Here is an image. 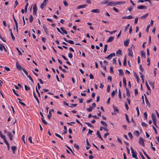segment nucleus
<instances>
[{
    "label": "nucleus",
    "instance_id": "obj_53",
    "mask_svg": "<svg viewBox=\"0 0 159 159\" xmlns=\"http://www.w3.org/2000/svg\"><path fill=\"white\" fill-rule=\"evenodd\" d=\"M12 90L13 92L16 96H19V95L16 93V91L14 89H12Z\"/></svg>",
    "mask_w": 159,
    "mask_h": 159
},
{
    "label": "nucleus",
    "instance_id": "obj_7",
    "mask_svg": "<svg viewBox=\"0 0 159 159\" xmlns=\"http://www.w3.org/2000/svg\"><path fill=\"white\" fill-rule=\"evenodd\" d=\"M87 5L86 4H84V5H80V6H79L77 7V9H80L81 8H84L87 7Z\"/></svg>",
    "mask_w": 159,
    "mask_h": 159
},
{
    "label": "nucleus",
    "instance_id": "obj_13",
    "mask_svg": "<svg viewBox=\"0 0 159 159\" xmlns=\"http://www.w3.org/2000/svg\"><path fill=\"white\" fill-rule=\"evenodd\" d=\"M7 135L8 136V137H9L10 140H11V141L12 140V139H13V136L12 135V134H11V133L9 132H7Z\"/></svg>",
    "mask_w": 159,
    "mask_h": 159
},
{
    "label": "nucleus",
    "instance_id": "obj_50",
    "mask_svg": "<svg viewBox=\"0 0 159 159\" xmlns=\"http://www.w3.org/2000/svg\"><path fill=\"white\" fill-rule=\"evenodd\" d=\"M77 104H71V106H70L71 107H76L77 106Z\"/></svg>",
    "mask_w": 159,
    "mask_h": 159
},
{
    "label": "nucleus",
    "instance_id": "obj_58",
    "mask_svg": "<svg viewBox=\"0 0 159 159\" xmlns=\"http://www.w3.org/2000/svg\"><path fill=\"white\" fill-rule=\"evenodd\" d=\"M16 49L18 51V52H19V55H22V54L21 52L19 50L18 48H16Z\"/></svg>",
    "mask_w": 159,
    "mask_h": 159
},
{
    "label": "nucleus",
    "instance_id": "obj_28",
    "mask_svg": "<svg viewBox=\"0 0 159 159\" xmlns=\"http://www.w3.org/2000/svg\"><path fill=\"white\" fill-rule=\"evenodd\" d=\"M100 122L103 125L106 126V127H107V124L105 122L102 120Z\"/></svg>",
    "mask_w": 159,
    "mask_h": 159
},
{
    "label": "nucleus",
    "instance_id": "obj_44",
    "mask_svg": "<svg viewBox=\"0 0 159 159\" xmlns=\"http://www.w3.org/2000/svg\"><path fill=\"white\" fill-rule=\"evenodd\" d=\"M122 52V51L120 49H119L116 52V54L117 55L119 54L120 55Z\"/></svg>",
    "mask_w": 159,
    "mask_h": 159
},
{
    "label": "nucleus",
    "instance_id": "obj_61",
    "mask_svg": "<svg viewBox=\"0 0 159 159\" xmlns=\"http://www.w3.org/2000/svg\"><path fill=\"white\" fill-rule=\"evenodd\" d=\"M85 124H87L89 127H93V126L89 123L85 122Z\"/></svg>",
    "mask_w": 159,
    "mask_h": 159
},
{
    "label": "nucleus",
    "instance_id": "obj_17",
    "mask_svg": "<svg viewBox=\"0 0 159 159\" xmlns=\"http://www.w3.org/2000/svg\"><path fill=\"white\" fill-rule=\"evenodd\" d=\"M17 99L19 100V103L21 105H22L23 106H26V105L24 103L21 102L22 100L20 99L19 98H17Z\"/></svg>",
    "mask_w": 159,
    "mask_h": 159
},
{
    "label": "nucleus",
    "instance_id": "obj_2",
    "mask_svg": "<svg viewBox=\"0 0 159 159\" xmlns=\"http://www.w3.org/2000/svg\"><path fill=\"white\" fill-rule=\"evenodd\" d=\"M130 148H131V153L132 154L133 157L134 158L136 159H138L137 157V153L136 152V151H134V149L131 147Z\"/></svg>",
    "mask_w": 159,
    "mask_h": 159
},
{
    "label": "nucleus",
    "instance_id": "obj_60",
    "mask_svg": "<svg viewBox=\"0 0 159 159\" xmlns=\"http://www.w3.org/2000/svg\"><path fill=\"white\" fill-rule=\"evenodd\" d=\"M0 39L4 42H6V40L5 39V38L3 37H2L1 35H0Z\"/></svg>",
    "mask_w": 159,
    "mask_h": 159
},
{
    "label": "nucleus",
    "instance_id": "obj_34",
    "mask_svg": "<svg viewBox=\"0 0 159 159\" xmlns=\"http://www.w3.org/2000/svg\"><path fill=\"white\" fill-rule=\"evenodd\" d=\"M52 116L51 110H50L49 111V114L48 115V117L49 119H50L51 116Z\"/></svg>",
    "mask_w": 159,
    "mask_h": 159
},
{
    "label": "nucleus",
    "instance_id": "obj_12",
    "mask_svg": "<svg viewBox=\"0 0 159 159\" xmlns=\"http://www.w3.org/2000/svg\"><path fill=\"white\" fill-rule=\"evenodd\" d=\"M129 39H127L126 40L124 41V45L125 46H127L129 44Z\"/></svg>",
    "mask_w": 159,
    "mask_h": 159
},
{
    "label": "nucleus",
    "instance_id": "obj_31",
    "mask_svg": "<svg viewBox=\"0 0 159 159\" xmlns=\"http://www.w3.org/2000/svg\"><path fill=\"white\" fill-rule=\"evenodd\" d=\"M115 53H111L109 55V58H110V59H111L113 57H114L115 56Z\"/></svg>",
    "mask_w": 159,
    "mask_h": 159
},
{
    "label": "nucleus",
    "instance_id": "obj_52",
    "mask_svg": "<svg viewBox=\"0 0 159 159\" xmlns=\"http://www.w3.org/2000/svg\"><path fill=\"white\" fill-rule=\"evenodd\" d=\"M141 125L143 126H144L145 127H147V125L144 122H142V123Z\"/></svg>",
    "mask_w": 159,
    "mask_h": 159
},
{
    "label": "nucleus",
    "instance_id": "obj_38",
    "mask_svg": "<svg viewBox=\"0 0 159 159\" xmlns=\"http://www.w3.org/2000/svg\"><path fill=\"white\" fill-rule=\"evenodd\" d=\"M25 90L26 91H28L30 89V88L27 86L26 85H25Z\"/></svg>",
    "mask_w": 159,
    "mask_h": 159
},
{
    "label": "nucleus",
    "instance_id": "obj_36",
    "mask_svg": "<svg viewBox=\"0 0 159 159\" xmlns=\"http://www.w3.org/2000/svg\"><path fill=\"white\" fill-rule=\"evenodd\" d=\"M134 134L137 137L139 135V131L137 130L135 131L134 133Z\"/></svg>",
    "mask_w": 159,
    "mask_h": 159
},
{
    "label": "nucleus",
    "instance_id": "obj_5",
    "mask_svg": "<svg viewBox=\"0 0 159 159\" xmlns=\"http://www.w3.org/2000/svg\"><path fill=\"white\" fill-rule=\"evenodd\" d=\"M33 14L35 15L36 14L37 11V7L36 4H34L33 5Z\"/></svg>",
    "mask_w": 159,
    "mask_h": 159
},
{
    "label": "nucleus",
    "instance_id": "obj_26",
    "mask_svg": "<svg viewBox=\"0 0 159 159\" xmlns=\"http://www.w3.org/2000/svg\"><path fill=\"white\" fill-rule=\"evenodd\" d=\"M29 19V21H30V23H32L33 20V17L32 15H30Z\"/></svg>",
    "mask_w": 159,
    "mask_h": 159
},
{
    "label": "nucleus",
    "instance_id": "obj_14",
    "mask_svg": "<svg viewBox=\"0 0 159 159\" xmlns=\"http://www.w3.org/2000/svg\"><path fill=\"white\" fill-rule=\"evenodd\" d=\"M43 27L45 32L46 34H48L49 31L47 30V29L46 26L45 25H43Z\"/></svg>",
    "mask_w": 159,
    "mask_h": 159
},
{
    "label": "nucleus",
    "instance_id": "obj_18",
    "mask_svg": "<svg viewBox=\"0 0 159 159\" xmlns=\"http://www.w3.org/2000/svg\"><path fill=\"white\" fill-rule=\"evenodd\" d=\"M114 39V37L113 36L110 37L107 40V43L111 42Z\"/></svg>",
    "mask_w": 159,
    "mask_h": 159
},
{
    "label": "nucleus",
    "instance_id": "obj_40",
    "mask_svg": "<svg viewBox=\"0 0 159 159\" xmlns=\"http://www.w3.org/2000/svg\"><path fill=\"white\" fill-rule=\"evenodd\" d=\"M125 115L126 117V121L129 123H130V121H129V119L128 116V115L126 114H125Z\"/></svg>",
    "mask_w": 159,
    "mask_h": 159
},
{
    "label": "nucleus",
    "instance_id": "obj_27",
    "mask_svg": "<svg viewBox=\"0 0 159 159\" xmlns=\"http://www.w3.org/2000/svg\"><path fill=\"white\" fill-rule=\"evenodd\" d=\"M28 5H29V3L28 2H27L26 3V4L25 6V11L26 13L27 12V8H28Z\"/></svg>",
    "mask_w": 159,
    "mask_h": 159
},
{
    "label": "nucleus",
    "instance_id": "obj_37",
    "mask_svg": "<svg viewBox=\"0 0 159 159\" xmlns=\"http://www.w3.org/2000/svg\"><path fill=\"white\" fill-rule=\"evenodd\" d=\"M143 152L144 154V155L146 156V157H147L148 159H151L150 157L146 153V152L143 150Z\"/></svg>",
    "mask_w": 159,
    "mask_h": 159
},
{
    "label": "nucleus",
    "instance_id": "obj_10",
    "mask_svg": "<svg viewBox=\"0 0 159 159\" xmlns=\"http://www.w3.org/2000/svg\"><path fill=\"white\" fill-rule=\"evenodd\" d=\"M137 8L138 9H146L147 8V7L146 6L144 5H141L137 7Z\"/></svg>",
    "mask_w": 159,
    "mask_h": 159
},
{
    "label": "nucleus",
    "instance_id": "obj_4",
    "mask_svg": "<svg viewBox=\"0 0 159 159\" xmlns=\"http://www.w3.org/2000/svg\"><path fill=\"white\" fill-rule=\"evenodd\" d=\"M40 114L41 116V120L43 123L45 125H47V122L44 119L43 115L41 111L40 112Z\"/></svg>",
    "mask_w": 159,
    "mask_h": 159
},
{
    "label": "nucleus",
    "instance_id": "obj_8",
    "mask_svg": "<svg viewBox=\"0 0 159 159\" xmlns=\"http://www.w3.org/2000/svg\"><path fill=\"white\" fill-rule=\"evenodd\" d=\"M16 68L18 70H21L22 69V67L17 62H16Z\"/></svg>",
    "mask_w": 159,
    "mask_h": 159
},
{
    "label": "nucleus",
    "instance_id": "obj_11",
    "mask_svg": "<svg viewBox=\"0 0 159 159\" xmlns=\"http://www.w3.org/2000/svg\"><path fill=\"white\" fill-rule=\"evenodd\" d=\"M91 12H92L95 13H99L100 12V10L98 9H93L91 10Z\"/></svg>",
    "mask_w": 159,
    "mask_h": 159
},
{
    "label": "nucleus",
    "instance_id": "obj_45",
    "mask_svg": "<svg viewBox=\"0 0 159 159\" xmlns=\"http://www.w3.org/2000/svg\"><path fill=\"white\" fill-rule=\"evenodd\" d=\"M44 6H46V4L42 3L40 5V8L42 9H43Z\"/></svg>",
    "mask_w": 159,
    "mask_h": 159
},
{
    "label": "nucleus",
    "instance_id": "obj_30",
    "mask_svg": "<svg viewBox=\"0 0 159 159\" xmlns=\"http://www.w3.org/2000/svg\"><path fill=\"white\" fill-rule=\"evenodd\" d=\"M126 80L125 77L123 78V83L124 86L126 87Z\"/></svg>",
    "mask_w": 159,
    "mask_h": 159
},
{
    "label": "nucleus",
    "instance_id": "obj_55",
    "mask_svg": "<svg viewBox=\"0 0 159 159\" xmlns=\"http://www.w3.org/2000/svg\"><path fill=\"white\" fill-rule=\"evenodd\" d=\"M32 137L30 136L28 140L30 143H33L32 142Z\"/></svg>",
    "mask_w": 159,
    "mask_h": 159
},
{
    "label": "nucleus",
    "instance_id": "obj_35",
    "mask_svg": "<svg viewBox=\"0 0 159 159\" xmlns=\"http://www.w3.org/2000/svg\"><path fill=\"white\" fill-rule=\"evenodd\" d=\"M135 76L136 77V78L137 79V82L139 83V78L138 77V76L137 75V74H136L135 72L134 73Z\"/></svg>",
    "mask_w": 159,
    "mask_h": 159
},
{
    "label": "nucleus",
    "instance_id": "obj_48",
    "mask_svg": "<svg viewBox=\"0 0 159 159\" xmlns=\"http://www.w3.org/2000/svg\"><path fill=\"white\" fill-rule=\"evenodd\" d=\"M74 147L75 148H77L78 150H79V146L76 143L74 144Z\"/></svg>",
    "mask_w": 159,
    "mask_h": 159
},
{
    "label": "nucleus",
    "instance_id": "obj_51",
    "mask_svg": "<svg viewBox=\"0 0 159 159\" xmlns=\"http://www.w3.org/2000/svg\"><path fill=\"white\" fill-rule=\"evenodd\" d=\"M27 77L29 78V79L30 80L32 83H34L33 80L30 75H28V76H27Z\"/></svg>",
    "mask_w": 159,
    "mask_h": 159
},
{
    "label": "nucleus",
    "instance_id": "obj_1",
    "mask_svg": "<svg viewBox=\"0 0 159 159\" xmlns=\"http://www.w3.org/2000/svg\"><path fill=\"white\" fill-rule=\"evenodd\" d=\"M125 1L122 2H109L108 0H105L100 2L101 4H107V6H114L118 5L125 3Z\"/></svg>",
    "mask_w": 159,
    "mask_h": 159
},
{
    "label": "nucleus",
    "instance_id": "obj_39",
    "mask_svg": "<svg viewBox=\"0 0 159 159\" xmlns=\"http://www.w3.org/2000/svg\"><path fill=\"white\" fill-rule=\"evenodd\" d=\"M131 140H132L133 139V136L131 133L129 132L128 134Z\"/></svg>",
    "mask_w": 159,
    "mask_h": 159
},
{
    "label": "nucleus",
    "instance_id": "obj_23",
    "mask_svg": "<svg viewBox=\"0 0 159 159\" xmlns=\"http://www.w3.org/2000/svg\"><path fill=\"white\" fill-rule=\"evenodd\" d=\"M60 29L62 31L63 34H67V31L66 30H64V28L62 27H61L60 28Z\"/></svg>",
    "mask_w": 159,
    "mask_h": 159
},
{
    "label": "nucleus",
    "instance_id": "obj_29",
    "mask_svg": "<svg viewBox=\"0 0 159 159\" xmlns=\"http://www.w3.org/2000/svg\"><path fill=\"white\" fill-rule=\"evenodd\" d=\"M148 13H146L145 15H143L141 17H140L141 19H145V18L147 17L148 16Z\"/></svg>",
    "mask_w": 159,
    "mask_h": 159
},
{
    "label": "nucleus",
    "instance_id": "obj_9",
    "mask_svg": "<svg viewBox=\"0 0 159 159\" xmlns=\"http://www.w3.org/2000/svg\"><path fill=\"white\" fill-rule=\"evenodd\" d=\"M144 95L145 96V102H146V104L148 105V106L149 107H150V103H149V102L148 101V100L146 95L145 94H144Z\"/></svg>",
    "mask_w": 159,
    "mask_h": 159
},
{
    "label": "nucleus",
    "instance_id": "obj_57",
    "mask_svg": "<svg viewBox=\"0 0 159 159\" xmlns=\"http://www.w3.org/2000/svg\"><path fill=\"white\" fill-rule=\"evenodd\" d=\"M136 110L137 111V116H138L139 115V111L138 107L136 108Z\"/></svg>",
    "mask_w": 159,
    "mask_h": 159
},
{
    "label": "nucleus",
    "instance_id": "obj_56",
    "mask_svg": "<svg viewBox=\"0 0 159 159\" xmlns=\"http://www.w3.org/2000/svg\"><path fill=\"white\" fill-rule=\"evenodd\" d=\"M68 43L72 44H73L74 43V42L73 41L71 40H68Z\"/></svg>",
    "mask_w": 159,
    "mask_h": 159
},
{
    "label": "nucleus",
    "instance_id": "obj_6",
    "mask_svg": "<svg viewBox=\"0 0 159 159\" xmlns=\"http://www.w3.org/2000/svg\"><path fill=\"white\" fill-rule=\"evenodd\" d=\"M128 55L132 57L133 56V52L132 50L130 48H129L128 49Z\"/></svg>",
    "mask_w": 159,
    "mask_h": 159
},
{
    "label": "nucleus",
    "instance_id": "obj_42",
    "mask_svg": "<svg viewBox=\"0 0 159 159\" xmlns=\"http://www.w3.org/2000/svg\"><path fill=\"white\" fill-rule=\"evenodd\" d=\"M118 96L120 98V99L121 100V95L120 91V89L118 91Z\"/></svg>",
    "mask_w": 159,
    "mask_h": 159
},
{
    "label": "nucleus",
    "instance_id": "obj_3",
    "mask_svg": "<svg viewBox=\"0 0 159 159\" xmlns=\"http://www.w3.org/2000/svg\"><path fill=\"white\" fill-rule=\"evenodd\" d=\"M144 139L141 137L139 138V144L143 146H144Z\"/></svg>",
    "mask_w": 159,
    "mask_h": 159
},
{
    "label": "nucleus",
    "instance_id": "obj_25",
    "mask_svg": "<svg viewBox=\"0 0 159 159\" xmlns=\"http://www.w3.org/2000/svg\"><path fill=\"white\" fill-rule=\"evenodd\" d=\"M112 107L113 108L114 111H116L117 112H119V109L117 108V107H115L114 105H113Z\"/></svg>",
    "mask_w": 159,
    "mask_h": 159
},
{
    "label": "nucleus",
    "instance_id": "obj_22",
    "mask_svg": "<svg viewBox=\"0 0 159 159\" xmlns=\"http://www.w3.org/2000/svg\"><path fill=\"white\" fill-rule=\"evenodd\" d=\"M11 148L12 150V152L13 154L15 153V151L16 149V146H13L11 147Z\"/></svg>",
    "mask_w": 159,
    "mask_h": 159
},
{
    "label": "nucleus",
    "instance_id": "obj_19",
    "mask_svg": "<svg viewBox=\"0 0 159 159\" xmlns=\"http://www.w3.org/2000/svg\"><path fill=\"white\" fill-rule=\"evenodd\" d=\"M96 134L98 137H99V139H100L102 140H103V139L101 135L100 134L98 130L97 131Z\"/></svg>",
    "mask_w": 159,
    "mask_h": 159
},
{
    "label": "nucleus",
    "instance_id": "obj_32",
    "mask_svg": "<svg viewBox=\"0 0 159 159\" xmlns=\"http://www.w3.org/2000/svg\"><path fill=\"white\" fill-rule=\"evenodd\" d=\"M141 57H144V58L145 57V53L143 51H142L141 52Z\"/></svg>",
    "mask_w": 159,
    "mask_h": 159
},
{
    "label": "nucleus",
    "instance_id": "obj_43",
    "mask_svg": "<svg viewBox=\"0 0 159 159\" xmlns=\"http://www.w3.org/2000/svg\"><path fill=\"white\" fill-rule=\"evenodd\" d=\"M93 109V108L91 107H90L89 108L87 109V110L89 112H91Z\"/></svg>",
    "mask_w": 159,
    "mask_h": 159
},
{
    "label": "nucleus",
    "instance_id": "obj_46",
    "mask_svg": "<svg viewBox=\"0 0 159 159\" xmlns=\"http://www.w3.org/2000/svg\"><path fill=\"white\" fill-rule=\"evenodd\" d=\"M0 136L2 139H3V140H4L6 139L5 136L4 135H2V133L0 134Z\"/></svg>",
    "mask_w": 159,
    "mask_h": 159
},
{
    "label": "nucleus",
    "instance_id": "obj_63",
    "mask_svg": "<svg viewBox=\"0 0 159 159\" xmlns=\"http://www.w3.org/2000/svg\"><path fill=\"white\" fill-rule=\"evenodd\" d=\"M113 9L116 12L118 13L119 12L118 10L115 7H113Z\"/></svg>",
    "mask_w": 159,
    "mask_h": 159
},
{
    "label": "nucleus",
    "instance_id": "obj_62",
    "mask_svg": "<svg viewBox=\"0 0 159 159\" xmlns=\"http://www.w3.org/2000/svg\"><path fill=\"white\" fill-rule=\"evenodd\" d=\"M139 68L141 70V71L143 72V70H144V69L143 68H142V66L141 64H140V66H139Z\"/></svg>",
    "mask_w": 159,
    "mask_h": 159
},
{
    "label": "nucleus",
    "instance_id": "obj_21",
    "mask_svg": "<svg viewBox=\"0 0 159 159\" xmlns=\"http://www.w3.org/2000/svg\"><path fill=\"white\" fill-rule=\"evenodd\" d=\"M151 117L152 119V120L153 122L156 121L157 120L156 119V117L154 115V114L153 113H152L151 115Z\"/></svg>",
    "mask_w": 159,
    "mask_h": 159
},
{
    "label": "nucleus",
    "instance_id": "obj_15",
    "mask_svg": "<svg viewBox=\"0 0 159 159\" xmlns=\"http://www.w3.org/2000/svg\"><path fill=\"white\" fill-rule=\"evenodd\" d=\"M33 95H34V98H35L37 101L38 102V104H39V103H40L39 101V99L35 95L34 91H33Z\"/></svg>",
    "mask_w": 159,
    "mask_h": 159
},
{
    "label": "nucleus",
    "instance_id": "obj_64",
    "mask_svg": "<svg viewBox=\"0 0 159 159\" xmlns=\"http://www.w3.org/2000/svg\"><path fill=\"white\" fill-rule=\"evenodd\" d=\"M68 57L70 58H72L73 57L72 54L71 53H69L68 54Z\"/></svg>",
    "mask_w": 159,
    "mask_h": 159
},
{
    "label": "nucleus",
    "instance_id": "obj_49",
    "mask_svg": "<svg viewBox=\"0 0 159 159\" xmlns=\"http://www.w3.org/2000/svg\"><path fill=\"white\" fill-rule=\"evenodd\" d=\"M129 24H128L127 26H126V27L124 29V31L125 32H126L127 30L129 28Z\"/></svg>",
    "mask_w": 159,
    "mask_h": 159
},
{
    "label": "nucleus",
    "instance_id": "obj_59",
    "mask_svg": "<svg viewBox=\"0 0 159 159\" xmlns=\"http://www.w3.org/2000/svg\"><path fill=\"white\" fill-rule=\"evenodd\" d=\"M18 4L19 3L18 1L17 0H16L15 2V4L14 5V7L15 8L16 6L18 5Z\"/></svg>",
    "mask_w": 159,
    "mask_h": 159
},
{
    "label": "nucleus",
    "instance_id": "obj_33",
    "mask_svg": "<svg viewBox=\"0 0 159 159\" xmlns=\"http://www.w3.org/2000/svg\"><path fill=\"white\" fill-rule=\"evenodd\" d=\"M123 65L125 66L126 65V56L125 57L123 62Z\"/></svg>",
    "mask_w": 159,
    "mask_h": 159
},
{
    "label": "nucleus",
    "instance_id": "obj_41",
    "mask_svg": "<svg viewBox=\"0 0 159 159\" xmlns=\"http://www.w3.org/2000/svg\"><path fill=\"white\" fill-rule=\"evenodd\" d=\"M145 84H146V87H147V88L148 89V90H149L150 91V87H149V86L148 85L147 81H146V82H145Z\"/></svg>",
    "mask_w": 159,
    "mask_h": 159
},
{
    "label": "nucleus",
    "instance_id": "obj_16",
    "mask_svg": "<svg viewBox=\"0 0 159 159\" xmlns=\"http://www.w3.org/2000/svg\"><path fill=\"white\" fill-rule=\"evenodd\" d=\"M118 71L119 72V75L120 76H123L124 75V73L122 69H119Z\"/></svg>",
    "mask_w": 159,
    "mask_h": 159
},
{
    "label": "nucleus",
    "instance_id": "obj_24",
    "mask_svg": "<svg viewBox=\"0 0 159 159\" xmlns=\"http://www.w3.org/2000/svg\"><path fill=\"white\" fill-rule=\"evenodd\" d=\"M139 74L141 75L140 77L142 79V82L143 83H144V76L143 75V74L141 72H139Z\"/></svg>",
    "mask_w": 159,
    "mask_h": 159
},
{
    "label": "nucleus",
    "instance_id": "obj_20",
    "mask_svg": "<svg viewBox=\"0 0 159 159\" xmlns=\"http://www.w3.org/2000/svg\"><path fill=\"white\" fill-rule=\"evenodd\" d=\"M126 95L128 97H130V94L128 88H126Z\"/></svg>",
    "mask_w": 159,
    "mask_h": 159
},
{
    "label": "nucleus",
    "instance_id": "obj_54",
    "mask_svg": "<svg viewBox=\"0 0 159 159\" xmlns=\"http://www.w3.org/2000/svg\"><path fill=\"white\" fill-rule=\"evenodd\" d=\"M63 2V4L65 6H68V4L66 0H64Z\"/></svg>",
    "mask_w": 159,
    "mask_h": 159
},
{
    "label": "nucleus",
    "instance_id": "obj_47",
    "mask_svg": "<svg viewBox=\"0 0 159 159\" xmlns=\"http://www.w3.org/2000/svg\"><path fill=\"white\" fill-rule=\"evenodd\" d=\"M22 70H23V71L25 73L26 75L27 76H28V72L24 68H22Z\"/></svg>",
    "mask_w": 159,
    "mask_h": 159
}]
</instances>
